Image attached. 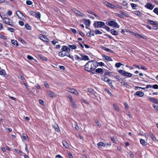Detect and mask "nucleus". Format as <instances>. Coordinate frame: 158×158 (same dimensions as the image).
<instances>
[{"mask_svg": "<svg viewBox=\"0 0 158 158\" xmlns=\"http://www.w3.org/2000/svg\"><path fill=\"white\" fill-rule=\"evenodd\" d=\"M140 143L143 146H146L147 145V143L146 141L143 139H140Z\"/></svg>", "mask_w": 158, "mask_h": 158, "instance_id": "nucleus-23", "label": "nucleus"}, {"mask_svg": "<svg viewBox=\"0 0 158 158\" xmlns=\"http://www.w3.org/2000/svg\"><path fill=\"white\" fill-rule=\"evenodd\" d=\"M0 74L1 75L5 77H6V74L5 71L3 69H2L0 71Z\"/></svg>", "mask_w": 158, "mask_h": 158, "instance_id": "nucleus-24", "label": "nucleus"}, {"mask_svg": "<svg viewBox=\"0 0 158 158\" xmlns=\"http://www.w3.org/2000/svg\"><path fill=\"white\" fill-rule=\"evenodd\" d=\"M145 7L149 10H152L153 9L154 6L150 3H147L145 6Z\"/></svg>", "mask_w": 158, "mask_h": 158, "instance_id": "nucleus-16", "label": "nucleus"}, {"mask_svg": "<svg viewBox=\"0 0 158 158\" xmlns=\"http://www.w3.org/2000/svg\"><path fill=\"white\" fill-rule=\"evenodd\" d=\"M103 57L104 59L105 60L108 61H112V59L111 58L108 56H103Z\"/></svg>", "mask_w": 158, "mask_h": 158, "instance_id": "nucleus-21", "label": "nucleus"}, {"mask_svg": "<svg viewBox=\"0 0 158 158\" xmlns=\"http://www.w3.org/2000/svg\"><path fill=\"white\" fill-rule=\"evenodd\" d=\"M80 55L81 57V58H82V60H84L86 61L89 60V57L88 56L83 54H80Z\"/></svg>", "mask_w": 158, "mask_h": 158, "instance_id": "nucleus-15", "label": "nucleus"}, {"mask_svg": "<svg viewBox=\"0 0 158 158\" xmlns=\"http://www.w3.org/2000/svg\"><path fill=\"white\" fill-rule=\"evenodd\" d=\"M95 123L97 124V125L99 127H101V124L97 120L95 121Z\"/></svg>", "mask_w": 158, "mask_h": 158, "instance_id": "nucleus-43", "label": "nucleus"}, {"mask_svg": "<svg viewBox=\"0 0 158 158\" xmlns=\"http://www.w3.org/2000/svg\"><path fill=\"white\" fill-rule=\"evenodd\" d=\"M153 12L158 15V8H155L153 10Z\"/></svg>", "mask_w": 158, "mask_h": 158, "instance_id": "nucleus-48", "label": "nucleus"}, {"mask_svg": "<svg viewBox=\"0 0 158 158\" xmlns=\"http://www.w3.org/2000/svg\"><path fill=\"white\" fill-rule=\"evenodd\" d=\"M20 79L23 81V82H24L25 81V79L24 77L22 76H20Z\"/></svg>", "mask_w": 158, "mask_h": 158, "instance_id": "nucleus-59", "label": "nucleus"}, {"mask_svg": "<svg viewBox=\"0 0 158 158\" xmlns=\"http://www.w3.org/2000/svg\"><path fill=\"white\" fill-rule=\"evenodd\" d=\"M89 63V61L85 65L84 69L88 72H89V64H88Z\"/></svg>", "mask_w": 158, "mask_h": 158, "instance_id": "nucleus-25", "label": "nucleus"}, {"mask_svg": "<svg viewBox=\"0 0 158 158\" xmlns=\"http://www.w3.org/2000/svg\"><path fill=\"white\" fill-rule=\"evenodd\" d=\"M113 106L114 107V109H115L117 111H119V108L118 106L116 104H114Z\"/></svg>", "mask_w": 158, "mask_h": 158, "instance_id": "nucleus-35", "label": "nucleus"}, {"mask_svg": "<svg viewBox=\"0 0 158 158\" xmlns=\"http://www.w3.org/2000/svg\"><path fill=\"white\" fill-rule=\"evenodd\" d=\"M74 12L76 15L81 16V17L84 16V14L83 13H81L80 11L77 10H74Z\"/></svg>", "mask_w": 158, "mask_h": 158, "instance_id": "nucleus-17", "label": "nucleus"}, {"mask_svg": "<svg viewBox=\"0 0 158 158\" xmlns=\"http://www.w3.org/2000/svg\"><path fill=\"white\" fill-rule=\"evenodd\" d=\"M106 23L107 25L114 27L118 28L119 27V25L114 20L109 21L108 23Z\"/></svg>", "mask_w": 158, "mask_h": 158, "instance_id": "nucleus-4", "label": "nucleus"}, {"mask_svg": "<svg viewBox=\"0 0 158 158\" xmlns=\"http://www.w3.org/2000/svg\"><path fill=\"white\" fill-rule=\"evenodd\" d=\"M0 38L5 40H7V38L6 36L2 35H0Z\"/></svg>", "mask_w": 158, "mask_h": 158, "instance_id": "nucleus-52", "label": "nucleus"}, {"mask_svg": "<svg viewBox=\"0 0 158 158\" xmlns=\"http://www.w3.org/2000/svg\"><path fill=\"white\" fill-rule=\"evenodd\" d=\"M19 40L22 44H24L26 43L25 41L24 40H23L22 38H20Z\"/></svg>", "mask_w": 158, "mask_h": 158, "instance_id": "nucleus-57", "label": "nucleus"}, {"mask_svg": "<svg viewBox=\"0 0 158 158\" xmlns=\"http://www.w3.org/2000/svg\"><path fill=\"white\" fill-rule=\"evenodd\" d=\"M16 14L18 16L19 18L20 17L19 16V14H21L22 16L23 15L22 14L21 12L19 10H17L16 11Z\"/></svg>", "mask_w": 158, "mask_h": 158, "instance_id": "nucleus-50", "label": "nucleus"}, {"mask_svg": "<svg viewBox=\"0 0 158 158\" xmlns=\"http://www.w3.org/2000/svg\"><path fill=\"white\" fill-rule=\"evenodd\" d=\"M62 51H66L68 52H70V48L66 46H63L62 48Z\"/></svg>", "mask_w": 158, "mask_h": 158, "instance_id": "nucleus-14", "label": "nucleus"}, {"mask_svg": "<svg viewBox=\"0 0 158 158\" xmlns=\"http://www.w3.org/2000/svg\"><path fill=\"white\" fill-rule=\"evenodd\" d=\"M68 46L70 48H71L72 49H75L77 48L76 46L74 45H72L71 44H69Z\"/></svg>", "mask_w": 158, "mask_h": 158, "instance_id": "nucleus-29", "label": "nucleus"}, {"mask_svg": "<svg viewBox=\"0 0 158 158\" xmlns=\"http://www.w3.org/2000/svg\"><path fill=\"white\" fill-rule=\"evenodd\" d=\"M39 37L41 40L44 41L48 42V39L44 35H40Z\"/></svg>", "mask_w": 158, "mask_h": 158, "instance_id": "nucleus-11", "label": "nucleus"}, {"mask_svg": "<svg viewBox=\"0 0 158 158\" xmlns=\"http://www.w3.org/2000/svg\"><path fill=\"white\" fill-rule=\"evenodd\" d=\"M11 42L12 44L14 45H15L16 46L18 45L17 41L16 40H11Z\"/></svg>", "mask_w": 158, "mask_h": 158, "instance_id": "nucleus-31", "label": "nucleus"}, {"mask_svg": "<svg viewBox=\"0 0 158 158\" xmlns=\"http://www.w3.org/2000/svg\"><path fill=\"white\" fill-rule=\"evenodd\" d=\"M7 14L9 16H10L12 14V11L10 10H9L7 12Z\"/></svg>", "mask_w": 158, "mask_h": 158, "instance_id": "nucleus-61", "label": "nucleus"}, {"mask_svg": "<svg viewBox=\"0 0 158 158\" xmlns=\"http://www.w3.org/2000/svg\"><path fill=\"white\" fill-rule=\"evenodd\" d=\"M152 88V86L150 85H146V89H148L149 88Z\"/></svg>", "mask_w": 158, "mask_h": 158, "instance_id": "nucleus-60", "label": "nucleus"}, {"mask_svg": "<svg viewBox=\"0 0 158 158\" xmlns=\"http://www.w3.org/2000/svg\"><path fill=\"white\" fill-rule=\"evenodd\" d=\"M148 22L150 24L152 25H157L158 23L156 22H155L154 21L152 20H148Z\"/></svg>", "mask_w": 158, "mask_h": 158, "instance_id": "nucleus-22", "label": "nucleus"}, {"mask_svg": "<svg viewBox=\"0 0 158 158\" xmlns=\"http://www.w3.org/2000/svg\"><path fill=\"white\" fill-rule=\"evenodd\" d=\"M63 145L66 148H69V144L65 141H64L62 142Z\"/></svg>", "mask_w": 158, "mask_h": 158, "instance_id": "nucleus-19", "label": "nucleus"}, {"mask_svg": "<svg viewBox=\"0 0 158 158\" xmlns=\"http://www.w3.org/2000/svg\"><path fill=\"white\" fill-rule=\"evenodd\" d=\"M70 103L73 108H77V105L73 101L71 102H70Z\"/></svg>", "mask_w": 158, "mask_h": 158, "instance_id": "nucleus-27", "label": "nucleus"}, {"mask_svg": "<svg viewBox=\"0 0 158 158\" xmlns=\"http://www.w3.org/2000/svg\"><path fill=\"white\" fill-rule=\"evenodd\" d=\"M25 27L27 30H29L31 29V27L27 23L25 24Z\"/></svg>", "mask_w": 158, "mask_h": 158, "instance_id": "nucleus-33", "label": "nucleus"}, {"mask_svg": "<svg viewBox=\"0 0 158 158\" xmlns=\"http://www.w3.org/2000/svg\"><path fill=\"white\" fill-rule=\"evenodd\" d=\"M30 13L31 15L38 19H40V18L41 14L39 12H35L33 11H31L30 12Z\"/></svg>", "mask_w": 158, "mask_h": 158, "instance_id": "nucleus-5", "label": "nucleus"}, {"mask_svg": "<svg viewBox=\"0 0 158 158\" xmlns=\"http://www.w3.org/2000/svg\"><path fill=\"white\" fill-rule=\"evenodd\" d=\"M25 150L28 153L29 152V151L28 150V148H27V146L26 143H25Z\"/></svg>", "mask_w": 158, "mask_h": 158, "instance_id": "nucleus-56", "label": "nucleus"}, {"mask_svg": "<svg viewBox=\"0 0 158 158\" xmlns=\"http://www.w3.org/2000/svg\"><path fill=\"white\" fill-rule=\"evenodd\" d=\"M149 135L151 137V138L152 139V140H153V141H155L156 140V138L152 133H150L149 134Z\"/></svg>", "mask_w": 158, "mask_h": 158, "instance_id": "nucleus-30", "label": "nucleus"}, {"mask_svg": "<svg viewBox=\"0 0 158 158\" xmlns=\"http://www.w3.org/2000/svg\"><path fill=\"white\" fill-rule=\"evenodd\" d=\"M83 22L85 25V28L87 29L89 28V20L84 19L83 20Z\"/></svg>", "mask_w": 158, "mask_h": 158, "instance_id": "nucleus-10", "label": "nucleus"}, {"mask_svg": "<svg viewBox=\"0 0 158 158\" xmlns=\"http://www.w3.org/2000/svg\"><path fill=\"white\" fill-rule=\"evenodd\" d=\"M103 28H105L106 31H110V28L107 26H106L105 24V26H104L103 27Z\"/></svg>", "mask_w": 158, "mask_h": 158, "instance_id": "nucleus-38", "label": "nucleus"}, {"mask_svg": "<svg viewBox=\"0 0 158 158\" xmlns=\"http://www.w3.org/2000/svg\"><path fill=\"white\" fill-rule=\"evenodd\" d=\"M144 95V93L143 92L141 91H138L136 92L134 95H137L140 97H142Z\"/></svg>", "mask_w": 158, "mask_h": 158, "instance_id": "nucleus-13", "label": "nucleus"}, {"mask_svg": "<svg viewBox=\"0 0 158 158\" xmlns=\"http://www.w3.org/2000/svg\"><path fill=\"white\" fill-rule=\"evenodd\" d=\"M110 33L112 35H118V31L115 30L114 29H112L110 31Z\"/></svg>", "mask_w": 158, "mask_h": 158, "instance_id": "nucleus-20", "label": "nucleus"}, {"mask_svg": "<svg viewBox=\"0 0 158 158\" xmlns=\"http://www.w3.org/2000/svg\"><path fill=\"white\" fill-rule=\"evenodd\" d=\"M118 72L122 75L124 76L125 72V71L122 69H120L118 70Z\"/></svg>", "mask_w": 158, "mask_h": 158, "instance_id": "nucleus-32", "label": "nucleus"}, {"mask_svg": "<svg viewBox=\"0 0 158 158\" xmlns=\"http://www.w3.org/2000/svg\"><path fill=\"white\" fill-rule=\"evenodd\" d=\"M26 3L28 5H31L33 3L31 1L27 0L26 2Z\"/></svg>", "mask_w": 158, "mask_h": 158, "instance_id": "nucleus-40", "label": "nucleus"}, {"mask_svg": "<svg viewBox=\"0 0 158 158\" xmlns=\"http://www.w3.org/2000/svg\"><path fill=\"white\" fill-rule=\"evenodd\" d=\"M120 13L122 15H124L125 16H126V17H128V15L127 14L123 12L122 11H121L120 12Z\"/></svg>", "mask_w": 158, "mask_h": 158, "instance_id": "nucleus-51", "label": "nucleus"}, {"mask_svg": "<svg viewBox=\"0 0 158 158\" xmlns=\"http://www.w3.org/2000/svg\"><path fill=\"white\" fill-rule=\"evenodd\" d=\"M24 135L23 136V139L24 140H26L28 138V137L26 135H25L24 134Z\"/></svg>", "mask_w": 158, "mask_h": 158, "instance_id": "nucleus-58", "label": "nucleus"}, {"mask_svg": "<svg viewBox=\"0 0 158 158\" xmlns=\"http://www.w3.org/2000/svg\"><path fill=\"white\" fill-rule=\"evenodd\" d=\"M101 79L102 81L108 82V83H109L111 81V80L109 78L106 77L104 76H102L101 77Z\"/></svg>", "mask_w": 158, "mask_h": 158, "instance_id": "nucleus-12", "label": "nucleus"}, {"mask_svg": "<svg viewBox=\"0 0 158 158\" xmlns=\"http://www.w3.org/2000/svg\"><path fill=\"white\" fill-rule=\"evenodd\" d=\"M135 35L138 38H144L143 37L142 35L136 33L135 34Z\"/></svg>", "mask_w": 158, "mask_h": 158, "instance_id": "nucleus-41", "label": "nucleus"}, {"mask_svg": "<svg viewBox=\"0 0 158 158\" xmlns=\"http://www.w3.org/2000/svg\"><path fill=\"white\" fill-rule=\"evenodd\" d=\"M148 99L152 102L155 103V104L158 103V100L154 98L148 97Z\"/></svg>", "mask_w": 158, "mask_h": 158, "instance_id": "nucleus-9", "label": "nucleus"}, {"mask_svg": "<svg viewBox=\"0 0 158 158\" xmlns=\"http://www.w3.org/2000/svg\"><path fill=\"white\" fill-rule=\"evenodd\" d=\"M97 146L98 148H101L102 147H105L106 146V144L103 142H99L97 144Z\"/></svg>", "mask_w": 158, "mask_h": 158, "instance_id": "nucleus-18", "label": "nucleus"}, {"mask_svg": "<svg viewBox=\"0 0 158 158\" xmlns=\"http://www.w3.org/2000/svg\"><path fill=\"white\" fill-rule=\"evenodd\" d=\"M48 94L49 95L52 97H54L55 96V94L51 91H48Z\"/></svg>", "mask_w": 158, "mask_h": 158, "instance_id": "nucleus-26", "label": "nucleus"}, {"mask_svg": "<svg viewBox=\"0 0 158 158\" xmlns=\"http://www.w3.org/2000/svg\"><path fill=\"white\" fill-rule=\"evenodd\" d=\"M115 78L118 81H120L122 80V79L121 77L120 76L118 75H117L116 76Z\"/></svg>", "mask_w": 158, "mask_h": 158, "instance_id": "nucleus-45", "label": "nucleus"}, {"mask_svg": "<svg viewBox=\"0 0 158 158\" xmlns=\"http://www.w3.org/2000/svg\"><path fill=\"white\" fill-rule=\"evenodd\" d=\"M124 76H125L128 77H131L132 74L129 73H128L125 71Z\"/></svg>", "mask_w": 158, "mask_h": 158, "instance_id": "nucleus-28", "label": "nucleus"}, {"mask_svg": "<svg viewBox=\"0 0 158 158\" xmlns=\"http://www.w3.org/2000/svg\"><path fill=\"white\" fill-rule=\"evenodd\" d=\"M69 52H68L66 51H61L59 52V55L61 57H63L64 56H67L70 57L71 59H73V56H71L69 53Z\"/></svg>", "mask_w": 158, "mask_h": 158, "instance_id": "nucleus-3", "label": "nucleus"}, {"mask_svg": "<svg viewBox=\"0 0 158 158\" xmlns=\"http://www.w3.org/2000/svg\"><path fill=\"white\" fill-rule=\"evenodd\" d=\"M153 106L155 109L158 110V104H154Z\"/></svg>", "mask_w": 158, "mask_h": 158, "instance_id": "nucleus-42", "label": "nucleus"}, {"mask_svg": "<svg viewBox=\"0 0 158 158\" xmlns=\"http://www.w3.org/2000/svg\"><path fill=\"white\" fill-rule=\"evenodd\" d=\"M92 63V64L91 65L90 70H94L98 66L97 62L94 60H92V61H89V63Z\"/></svg>", "mask_w": 158, "mask_h": 158, "instance_id": "nucleus-6", "label": "nucleus"}, {"mask_svg": "<svg viewBox=\"0 0 158 158\" xmlns=\"http://www.w3.org/2000/svg\"><path fill=\"white\" fill-rule=\"evenodd\" d=\"M1 17L3 19V22L6 24L11 26H13L14 25V23L12 20L8 18H3L2 16Z\"/></svg>", "mask_w": 158, "mask_h": 158, "instance_id": "nucleus-1", "label": "nucleus"}, {"mask_svg": "<svg viewBox=\"0 0 158 158\" xmlns=\"http://www.w3.org/2000/svg\"><path fill=\"white\" fill-rule=\"evenodd\" d=\"M89 14L94 15L96 18L98 19L99 18V17L98 15H97L95 13L92 11L89 12Z\"/></svg>", "mask_w": 158, "mask_h": 158, "instance_id": "nucleus-37", "label": "nucleus"}, {"mask_svg": "<svg viewBox=\"0 0 158 158\" xmlns=\"http://www.w3.org/2000/svg\"><path fill=\"white\" fill-rule=\"evenodd\" d=\"M105 23L101 21H95L94 23V26L96 28H103L105 26Z\"/></svg>", "mask_w": 158, "mask_h": 158, "instance_id": "nucleus-2", "label": "nucleus"}, {"mask_svg": "<svg viewBox=\"0 0 158 158\" xmlns=\"http://www.w3.org/2000/svg\"><path fill=\"white\" fill-rule=\"evenodd\" d=\"M19 24L20 26H23L24 25V23L22 21H19Z\"/></svg>", "mask_w": 158, "mask_h": 158, "instance_id": "nucleus-62", "label": "nucleus"}, {"mask_svg": "<svg viewBox=\"0 0 158 158\" xmlns=\"http://www.w3.org/2000/svg\"><path fill=\"white\" fill-rule=\"evenodd\" d=\"M123 64L120 63H117L115 64V67L116 68H119L121 65H123Z\"/></svg>", "mask_w": 158, "mask_h": 158, "instance_id": "nucleus-34", "label": "nucleus"}, {"mask_svg": "<svg viewBox=\"0 0 158 158\" xmlns=\"http://www.w3.org/2000/svg\"><path fill=\"white\" fill-rule=\"evenodd\" d=\"M96 71L98 73H101L102 72L103 69H102L98 68L96 70Z\"/></svg>", "mask_w": 158, "mask_h": 158, "instance_id": "nucleus-39", "label": "nucleus"}, {"mask_svg": "<svg viewBox=\"0 0 158 158\" xmlns=\"http://www.w3.org/2000/svg\"><path fill=\"white\" fill-rule=\"evenodd\" d=\"M75 56L76 59L80 61L82 60V58H81V57H80L77 55H75Z\"/></svg>", "mask_w": 158, "mask_h": 158, "instance_id": "nucleus-44", "label": "nucleus"}, {"mask_svg": "<svg viewBox=\"0 0 158 158\" xmlns=\"http://www.w3.org/2000/svg\"><path fill=\"white\" fill-rule=\"evenodd\" d=\"M27 58L28 60H32L34 59L32 56L28 55L27 56Z\"/></svg>", "mask_w": 158, "mask_h": 158, "instance_id": "nucleus-54", "label": "nucleus"}, {"mask_svg": "<svg viewBox=\"0 0 158 158\" xmlns=\"http://www.w3.org/2000/svg\"><path fill=\"white\" fill-rule=\"evenodd\" d=\"M54 128L56 131H57L58 132L59 131L60 129L58 127L57 125H56V126H55Z\"/></svg>", "mask_w": 158, "mask_h": 158, "instance_id": "nucleus-55", "label": "nucleus"}, {"mask_svg": "<svg viewBox=\"0 0 158 158\" xmlns=\"http://www.w3.org/2000/svg\"><path fill=\"white\" fill-rule=\"evenodd\" d=\"M68 97L69 98V99L70 102L73 101V99L71 96V95L69 96Z\"/></svg>", "mask_w": 158, "mask_h": 158, "instance_id": "nucleus-63", "label": "nucleus"}, {"mask_svg": "<svg viewBox=\"0 0 158 158\" xmlns=\"http://www.w3.org/2000/svg\"><path fill=\"white\" fill-rule=\"evenodd\" d=\"M131 5L132 8L133 9H135V8L137 6V5L135 4H134V3H131Z\"/></svg>", "mask_w": 158, "mask_h": 158, "instance_id": "nucleus-46", "label": "nucleus"}, {"mask_svg": "<svg viewBox=\"0 0 158 158\" xmlns=\"http://www.w3.org/2000/svg\"><path fill=\"white\" fill-rule=\"evenodd\" d=\"M67 91L75 94L76 95H78L79 94V93L77 91L73 88H68L67 90Z\"/></svg>", "mask_w": 158, "mask_h": 158, "instance_id": "nucleus-8", "label": "nucleus"}, {"mask_svg": "<svg viewBox=\"0 0 158 158\" xmlns=\"http://www.w3.org/2000/svg\"><path fill=\"white\" fill-rule=\"evenodd\" d=\"M152 88L155 89H158V85L156 84L153 85L152 86Z\"/></svg>", "mask_w": 158, "mask_h": 158, "instance_id": "nucleus-49", "label": "nucleus"}, {"mask_svg": "<svg viewBox=\"0 0 158 158\" xmlns=\"http://www.w3.org/2000/svg\"><path fill=\"white\" fill-rule=\"evenodd\" d=\"M39 103L41 105H43L44 103V101L41 99H40L39 100Z\"/></svg>", "mask_w": 158, "mask_h": 158, "instance_id": "nucleus-64", "label": "nucleus"}, {"mask_svg": "<svg viewBox=\"0 0 158 158\" xmlns=\"http://www.w3.org/2000/svg\"><path fill=\"white\" fill-rule=\"evenodd\" d=\"M103 4L107 7L110 8H114L115 6L109 3L106 1H104L103 2Z\"/></svg>", "mask_w": 158, "mask_h": 158, "instance_id": "nucleus-7", "label": "nucleus"}, {"mask_svg": "<svg viewBox=\"0 0 158 158\" xmlns=\"http://www.w3.org/2000/svg\"><path fill=\"white\" fill-rule=\"evenodd\" d=\"M7 29L8 31L11 32H13L14 31V28L11 27H8Z\"/></svg>", "mask_w": 158, "mask_h": 158, "instance_id": "nucleus-53", "label": "nucleus"}, {"mask_svg": "<svg viewBox=\"0 0 158 158\" xmlns=\"http://www.w3.org/2000/svg\"><path fill=\"white\" fill-rule=\"evenodd\" d=\"M95 33L97 34H101L102 33L99 30L95 31Z\"/></svg>", "mask_w": 158, "mask_h": 158, "instance_id": "nucleus-47", "label": "nucleus"}, {"mask_svg": "<svg viewBox=\"0 0 158 158\" xmlns=\"http://www.w3.org/2000/svg\"><path fill=\"white\" fill-rule=\"evenodd\" d=\"M134 14L135 15L138 16H141L142 15L141 13L138 11H136L134 12Z\"/></svg>", "mask_w": 158, "mask_h": 158, "instance_id": "nucleus-36", "label": "nucleus"}]
</instances>
